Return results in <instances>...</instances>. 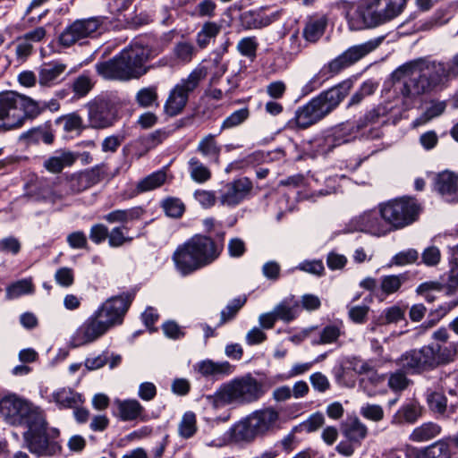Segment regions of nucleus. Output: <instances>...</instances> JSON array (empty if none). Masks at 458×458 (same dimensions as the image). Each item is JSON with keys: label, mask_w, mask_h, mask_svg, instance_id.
<instances>
[{"label": "nucleus", "mask_w": 458, "mask_h": 458, "mask_svg": "<svg viewBox=\"0 0 458 458\" xmlns=\"http://www.w3.org/2000/svg\"><path fill=\"white\" fill-rule=\"evenodd\" d=\"M394 76L403 81L399 92L405 109L411 108L417 98L454 78L448 63L425 60H416L400 66Z\"/></svg>", "instance_id": "obj_1"}, {"label": "nucleus", "mask_w": 458, "mask_h": 458, "mask_svg": "<svg viewBox=\"0 0 458 458\" xmlns=\"http://www.w3.org/2000/svg\"><path fill=\"white\" fill-rule=\"evenodd\" d=\"M407 0H360L347 15L350 30L374 29L400 16Z\"/></svg>", "instance_id": "obj_2"}, {"label": "nucleus", "mask_w": 458, "mask_h": 458, "mask_svg": "<svg viewBox=\"0 0 458 458\" xmlns=\"http://www.w3.org/2000/svg\"><path fill=\"white\" fill-rule=\"evenodd\" d=\"M148 58V49L135 44L112 59L97 63L95 67L98 74L106 80L125 81L144 75L148 72L144 64Z\"/></svg>", "instance_id": "obj_3"}, {"label": "nucleus", "mask_w": 458, "mask_h": 458, "mask_svg": "<svg viewBox=\"0 0 458 458\" xmlns=\"http://www.w3.org/2000/svg\"><path fill=\"white\" fill-rule=\"evenodd\" d=\"M351 88L350 81H343L321 92L308 104L300 107L295 114L297 126L305 129L323 119L339 106L349 94Z\"/></svg>", "instance_id": "obj_4"}, {"label": "nucleus", "mask_w": 458, "mask_h": 458, "mask_svg": "<svg viewBox=\"0 0 458 458\" xmlns=\"http://www.w3.org/2000/svg\"><path fill=\"white\" fill-rule=\"evenodd\" d=\"M264 392L262 385L250 375L234 378L222 385L213 394L206 396L213 408L231 403L246 404L258 401Z\"/></svg>", "instance_id": "obj_5"}, {"label": "nucleus", "mask_w": 458, "mask_h": 458, "mask_svg": "<svg viewBox=\"0 0 458 458\" xmlns=\"http://www.w3.org/2000/svg\"><path fill=\"white\" fill-rule=\"evenodd\" d=\"M38 102L30 97L7 91L0 94V131L21 127L39 115Z\"/></svg>", "instance_id": "obj_6"}, {"label": "nucleus", "mask_w": 458, "mask_h": 458, "mask_svg": "<svg viewBox=\"0 0 458 458\" xmlns=\"http://www.w3.org/2000/svg\"><path fill=\"white\" fill-rule=\"evenodd\" d=\"M280 413L271 406L256 410L239 421L233 428L235 441L251 442L274 430L279 424Z\"/></svg>", "instance_id": "obj_7"}, {"label": "nucleus", "mask_w": 458, "mask_h": 458, "mask_svg": "<svg viewBox=\"0 0 458 458\" xmlns=\"http://www.w3.org/2000/svg\"><path fill=\"white\" fill-rule=\"evenodd\" d=\"M383 39L384 37H378L349 47L325 65L321 71L310 81L308 86L314 85L315 88L320 87V74H329L330 76L338 74L343 70L352 66L368 54L377 48Z\"/></svg>", "instance_id": "obj_8"}, {"label": "nucleus", "mask_w": 458, "mask_h": 458, "mask_svg": "<svg viewBox=\"0 0 458 458\" xmlns=\"http://www.w3.org/2000/svg\"><path fill=\"white\" fill-rule=\"evenodd\" d=\"M0 413L11 425L28 427L40 423L43 416L39 408L15 394H10L0 400Z\"/></svg>", "instance_id": "obj_9"}, {"label": "nucleus", "mask_w": 458, "mask_h": 458, "mask_svg": "<svg viewBox=\"0 0 458 458\" xmlns=\"http://www.w3.org/2000/svg\"><path fill=\"white\" fill-rule=\"evenodd\" d=\"M420 206L413 198H400L380 205V217L392 229H400L413 223L419 216Z\"/></svg>", "instance_id": "obj_10"}, {"label": "nucleus", "mask_w": 458, "mask_h": 458, "mask_svg": "<svg viewBox=\"0 0 458 458\" xmlns=\"http://www.w3.org/2000/svg\"><path fill=\"white\" fill-rule=\"evenodd\" d=\"M444 362L439 344H428L402 354L397 364L408 373H421L430 370Z\"/></svg>", "instance_id": "obj_11"}, {"label": "nucleus", "mask_w": 458, "mask_h": 458, "mask_svg": "<svg viewBox=\"0 0 458 458\" xmlns=\"http://www.w3.org/2000/svg\"><path fill=\"white\" fill-rule=\"evenodd\" d=\"M206 75L207 72L204 68H196L186 79L176 84L165 101V112L170 116L179 114L188 102L189 93L198 87Z\"/></svg>", "instance_id": "obj_12"}, {"label": "nucleus", "mask_w": 458, "mask_h": 458, "mask_svg": "<svg viewBox=\"0 0 458 458\" xmlns=\"http://www.w3.org/2000/svg\"><path fill=\"white\" fill-rule=\"evenodd\" d=\"M103 24V17L75 20L60 34L59 42L64 47H71L81 40L93 38L99 34Z\"/></svg>", "instance_id": "obj_13"}, {"label": "nucleus", "mask_w": 458, "mask_h": 458, "mask_svg": "<svg viewBox=\"0 0 458 458\" xmlns=\"http://www.w3.org/2000/svg\"><path fill=\"white\" fill-rule=\"evenodd\" d=\"M28 430L23 434L25 442L29 450L38 456H53L60 451L59 445L55 441H50L47 436V422L44 416L41 417V422L31 423Z\"/></svg>", "instance_id": "obj_14"}, {"label": "nucleus", "mask_w": 458, "mask_h": 458, "mask_svg": "<svg viewBox=\"0 0 458 458\" xmlns=\"http://www.w3.org/2000/svg\"><path fill=\"white\" fill-rule=\"evenodd\" d=\"M133 296L126 293L119 296L111 297L106 300L101 307L94 313L105 324L109 330L111 327L123 322V317L127 312Z\"/></svg>", "instance_id": "obj_15"}, {"label": "nucleus", "mask_w": 458, "mask_h": 458, "mask_svg": "<svg viewBox=\"0 0 458 458\" xmlns=\"http://www.w3.org/2000/svg\"><path fill=\"white\" fill-rule=\"evenodd\" d=\"M252 189V182L248 177L234 179L219 190L218 202L221 206L234 208L248 198Z\"/></svg>", "instance_id": "obj_16"}, {"label": "nucleus", "mask_w": 458, "mask_h": 458, "mask_svg": "<svg viewBox=\"0 0 458 458\" xmlns=\"http://www.w3.org/2000/svg\"><path fill=\"white\" fill-rule=\"evenodd\" d=\"M108 329L105 324L93 313L74 332L71 338L70 344L72 347H80L95 342Z\"/></svg>", "instance_id": "obj_17"}, {"label": "nucleus", "mask_w": 458, "mask_h": 458, "mask_svg": "<svg viewBox=\"0 0 458 458\" xmlns=\"http://www.w3.org/2000/svg\"><path fill=\"white\" fill-rule=\"evenodd\" d=\"M88 110V118L92 128H106L111 126L115 119L114 106L106 99H99L90 103Z\"/></svg>", "instance_id": "obj_18"}, {"label": "nucleus", "mask_w": 458, "mask_h": 458, "mask_svg": "<svg viewBox=\"0 0 458 458\" xmlns=\"http://www.w3.org/2000/svg\"><path fill=\"white\" fill-rule=\"evenodd\" d=\"M350 231H360L369 233L373 235H385L390 231L389 226L385 221H382L377 212L369 211L354 217L351 220Z\"/></svg>", "instance_id": "obj_19"}, {"label": "nucleus", "mask_w": 458, "mask_h": 458, "mask_svg": "<svg viewBox=\"0 0 458 458\" xmlns=\"http://www.w3.org/2000/svg\"><path fill=\"white\" fill-rule=\"evenodd\" d=\"M203 267L218 259L223 245L216 244L210 237L197 234L189 240Z\"/></svg>", "instance_id": "obj_20"}, {"label": "nucleus", "mask_w": 458, "mask_h": 458, "mask_svg": "<svg viewBox=\"0 0 458 458\" xmlns=\"http://www.w3.org/2000/svg\"><path fill=\"white\" fill-rule=\"evenodd\" d=\"M191 248L192 246L190 242L187 241L182 245H180L173 255L175 267L182 276L190 275L203 267Z\"/></svg>", "instance_id": "obj_21"}, {"label": "nucleus", "mask_w": 458, "mask_h": 458, "mask_svg": "<svg viewBox=\"0 0 458 458\" xmlns=\"http://www.w3.org/2000/svg\"><path fill=\"white\" fill-rule=\"evenodd\" d=\"M434 188L446 201L458 200V175L454 173L445 171L438 174Z\"/></svg>", "instance_id": "obj_22"}, {"label": "nucleus", "mask_w": 458, "mask_h": 458, "mask_svg": "<svg viewBox=\"0 0 458 458\" xmlns=\"http://www.w3.org/2000/svg\"><path fill=\"white\" fill-rule=\"evenodd\" d=\"M66 64L60 62H49L42 64L38 71V84L42 87L55 85L61 75L65 72Z\"/></svg>", "instance_id": "obj_23"}, {"label": "nucleus", "mask_w": 458, "mask_h": 458, "mask_svg": "<svg viewBox=\"0 0 458 458\" xmlns=\"http://www.w3.org/2000/svg\"><path fill=\"white\" fill-rule=\"evenodd\" d=\"M118 417L123 421H130L140 419L143 412V406L135 399L115 400Z\"/></svg>", "instance_id": "obj_24"}, {"label": "nucleus", "mask_w": 458, "mask_h": 458, "mask_svg": "<svg viewBox=\"0 0 458 458\" xmlns=\"http://www.w3.org/2000/svg\"><path fill=\"white\" fill-rule=\"evenodd\" d=\"M343 435L351 442L360 443L367 435L368 428L357 417L348 418L341 425Z\"/></svg>", "instance_id": "obj_25"}, {"label": "nucleus", "mask_w": 458, "mask_h": 458, "mask_svg": "<svg viewBox=\"0 0 458 458\" xmlns=\"http://www.w3.org/2000/svg\"><path fill=\"white\" fill-rule=\"evenodd\" d=\"M327 25V18L326 16L310 17L303 28L304 38L310 43L317 42L323 36Z\"/></svg>", "instance_id": "obj_26"}, {"label": "nucleus", "mask_w": 458, "mask_h": 458, "mask_svg": "<svg viewBox=\"0 0 458 458\" xmlns=\"http://www.w3.org/2000/svg\"><path fill=\"white\" fill-rule=\"evenodd\" d=\"M198 370L205 377H216L231 374L233 372V366L227 361L214 362L207 360L198 364Z\"/></svg>", "instance_id": "obj_27"}, {"label": "nucleus", "mask_w": 458, "mask_h": 458, "mask_svg": "<svg viewBox=\"0 0 458 458\" xmlns=\"http://www.w3.org/2000/svg\"><path fill=\"white\" fill-rule=\"evenodd\" d=\"M440 432V426L434 422H426L412 430L410 439L413 442H426L437 437Z\"/></svg>", "instance_id": "obj_28"}, {"label": "nucleus", "mask_w": 458, "mask_h": 458, "mask_svg": "<svg viewBox=\"0 0 458 458\" xmlns=\"http://www.w3.org/2000/svg\"><path fill=\"white\" fill-rule=\"evenodd\" d=\"M76 157L70 151H62L45 161V167L52 173H60L64 166L72 165Z\"/></svg>", "instance_id": "obj_29"}, {"label": "nucleus", "mask_w": 458, "mask_h": 458, "mask_svg": "<svg viewBox=\"0 0 458 458\" xmlns=\"http://www.w3.org/2000/svg\"><path fill=\"white\" fill-rule=\"evenodd\" d=\"M222 26L214 21L203 23L200 30L196 35L197 45L200 48H205L212 39L220 33Z\"/></svg>", "instance_id": "obj_30"}, {"label": "nucleus", "mask_w": 458, "mask_h": 458, "mask_svg": "<svg viewBox=\"0 0 458 458\" xmlns=\"http://www.w3.org/2000/svg\"><path fill=\"white\" fill-rule=\"evenodd\" d=\"M188 165L191 178L194 182L205 183L210 180L212 176L211 171L197 157H191L188 162Z\"/></svg>", "instance_id": "obj_31"}, {"label": "nucleus", "mask_w": 458, "mask_h": 458, "mask_svg": "<svg viewBox=\"0 0 458 458\" xmlns=\"http://www.w3.org/2000/svg\"><path fill=\"white\" fill-rule=\"evenodd\" d=\"M216 135L208 134L203 137L198 144L197 150L206 157L214 158L218 160L221 152V147L215 140Z\"/></svg>", "instance_id": "obj_32"}, {"label": "nucleus", "mask_w": 458, "mask_h": 458, "mask_svg": "<svg viewBox=\"0 0 458 458\" xmlns=\"http://www.w3.org/2000/svg\"><path fill=\"white\" fill-rule=\"evenodd\" d=\"M166 180L165 172L160 170L157 171L142 180H140L136 186V190L139 193L155 190L161 187Z\"/></svg>", "instance_id": "obj_33"}, {"label": "nucleus", "mask_w": 458, "mask_h": 458, "mask_svg": "<svg viewBox=\"0 0 458 458\" xmlns=\"http://www.w3.org/2000/svg\"><path fill=\"white\" fill-rule=\"evenodd\" d=\"M53 400L61 408H73L81 402L80 395L70 388H62L53 393Z\"/></svg>", "instance_id": "obj_34"}, {"label": "nucleus", "mask_w": 458, "mask_h": 458, "mask_svg": "<svg viewBox=\"0 0 458 458\" xmlns=\"http://www.w3.org/2000/svg\"><path fill=\"white\" fill-rule=\"evenodd\" d=\"M197 431V419L192 411L185 412L178 424V433L182 438H190L195 435Z\"/></svg>", "instance_id": "obj_35"}, {"label": "nucleus", "mask_w": 458, "mask_h": 458, "mask_svg": "<svg viewBox=\"0 0 458 458\" xmlns=\"http://www.w3.org/2000/svg\"><path fill=\"white\" fill-rule=\"evenodd\" d=\"M157 86H149L140 89L135 96L137 104L144 108L157 106Z\"/></svg>", "instance_id": "obj_36"}, {"label": "nucleus", "mask_w": 458, "mask_h": 458, "mask_svg": "<svg viewBox=\"0 0 458 458\" xmlns=\"http://www.w3.org/2000/svg\"><path fill=\"white\" fill-rule=\"evenodd\" d=\"M34 292V286L31 279L25 278L19 280L6 288V298L16 299L21 295L32 293Z\"/></svg>", "instance_id": "obj_37"}, {"label": "nucleus", "mask_w": 458, "mask_h": 458, "mask_svg": "<svg viewBox=\"0 0 458 458\" xmlns=\"http://www.w3.org/2000/svg\"><path fill=\"white\" fill-rule=\"evenodd\" d=\"M446 108L445 101H431L430 106L427 108L425 113L413 122V127H418L426 123L429 120L441 115Z\"/></svg>", "instance_id": "obj_38"}, {"label": "nucleus", "mask_w": 458, "mask_h": 458, "mask_svg": "<svg viewBox=\"0 0 458 458\" xmlns=\"http://www.w3.org/2000/svg\"><path fill=\"white\" fill-rule=\"evenodd\" d=\"M417 458H451V453L447 444L438 441L426 447Z\"/></svg>", "instance_id": "obj_39"}, {"label": "nucleus", "mask_w": 458, "mask_h": 458, "mask_svg": "<svg viewBox=\"0 0 458 458\" xmlns=\"http://www.w3.org/2000/svg\"><path fill=\"white\" fill-rule=\"evenodd\" d=\"M196 52L194 45L188 41L177 42L174 47V55L175 59L182 64L190 63Z\"/></svg>", "instance_id": "obj_40"}, {"label": "nucleus", "mask_w": 458, "mask_h": 458, "mask_svg": "<svg viewBox=\"0 0 458 458\" xmlns=\"http://www.w3.org/2000/svg\"><path fill=\"white\" fill-rule=\"evenodd\" d=\"M242 26L247 30H257L267 26L270 20L267 17H262L254 12H246L241 15Z\"/></svg>", "instance_id": "obj_41"}, {"label": "nucleus", "mask_w": 458, "mask_h": 458, "mask_svg": "<svg viewBox=\"0 0 458 458\" xmlns=\"http://www.w3.org/2000/svg\"><path fill=\"white\" fill-rule=\"evenodd\" d=\"M249 116L250 111L247 107L234 111L223 121L219 133L224 130H229L241 125Z\"/></svg>", "instance_id": "obj_42"}, {"label": "nucleus", "mask_w": 458, "mask_h": 458, "mask_svg": "<svg viewBox=\"0 0 458 458\" xmlns=\"http://www.w3.org/2000/svg\"><path fill=\"white\" fill-rule=\"evenodd\" d=\"M342 335L341 328L335 325H328L325 327L320 334L318 340H314L312 344H329L335 343L340 335Z\"/></svg>", "instance_id": "obj_43"}, {"label": "nucleus", "mask_w": 458, "mask_h": 458, "mask_svg": "<svg viewBox=\"0 0 458 458\" xmlns=\"http://www.w3.org/2000/svg\"><path fill=\"white\" fill-rule=\"evenodd\" d=\"M398 415L407 423L412 424L422 415L421 406L416 403H410L403 405L398 411Z\"/></svg>", "instance_id": "obj_44"}, {"label": "nucleus", "mask_w": 458, "mask_h": 458, "mask_svg": "<svg viewBox=\"0 0 458 458\" xmlns=\"http://www.w3.org/2000/svg\"><path fill=\"white\" fill-rule=\"evenodd\" d=\"M298 308V302H295L291 306L287 304L286 301H283L275 307L274 311L277 319L283 320L284 322H290L297 317Z\"/></svg>", "instance_id": "obj_45"}, {"label": "nucleus", "mask_w": 458, "mask_h": 458, "mask_svg": "<svg viewBox=\"0 0 458 458\" xmlns=\"http://www.w3.org/2000/svg\"><path fill=\"white\" fill-rule=\"evenodd\" d=\"M259 43L255 37H246L242 38L237 44L238 52L250 60H254L257 55Z\"/></svg>", "instance_id": "obj_46"}, {"label": "nucleus", "mask_w": 458, "mask_h": 458, "mask_svg": "<svg viewBox=\"0 0 458 458\" xmlns=\"http://www.w3.org/2000/svg\"><path fill=\"white\" fill-rule=\"evenodd\" d=\"M404 280L405 277L403 275L385 276L381 278V290L387 295L396 293L401 288Z\"/></svg>", "instance_id": "obj_47"}, {"label": "nucleus", "mask_w": 458, "mask_h": 458, "mask_svg": "<svg viewBox=\"0 0 458 458\" xmlns=\"http://www.w3.org/2000/svg\"><path fill=\"white\" fill-rule=\"evenodd\" d=\"M56 123L63 125L65 131H81L83 129L82 118L76 113H71L59 117Z\"/></svg>", "instance_id": "obj_48"}, {"label": "nucleus", "mask_w": 458, "mask_h": 458, "mask_svg": "<svg viewBox=\"0 0 458 458\" xmlns=\"http://www.w3.org/2000/svg\"><path fill=\"white\" fill-rule=\"evenodd\" d=\"M444 284L438 281H428L420 284L417 288V293L422 295L428 302L435 300V293H440Z\"/></svg>", "instance_id": "obj_49"}, {"label": "nucleus", "mask_w": 458, "mask_h": 458, "mask_svg": "<svg viewBox=\"0 0 458 458\" xmlns=\"http://www.w3.org/2000/svg\"><path fill=\"white\" fill-rule=\"evenodd\" d=\"M165 214L171 217H180L184 212V204L176 198H168L163 201Z\"/></svg>", "instance_id": "obj_50"}, {"label": "nucleus", "mask_w": 458, "mask_h": 458, "mask_svg": "<svg viewBox=\"0 0 458 458\" xmlns=\"http://www.w3.org/2000/svg\"><path fill=\"white\" fill-rule=\"evenodd\" d=\"M194 199L198 203L204 208H210L215 206L218 197L216 196V192L208 190H197L194 191Z\"/></svg>", "instance_id": "obj_51"}, {"label": "nucleus", "mask_w": 458, "mask_h": 458, "mask_svg": "<svg viewBox=\"0 0 458 458\" xmlns=\"http://www.w3.org/2000/svg\"><path fill=\"white\" fill-rule=\"evenodd\" d=\"M361 416L365 419L378 422L384 418V410L378 404L367 403L360 408Z\"/></svg>", "instance_id": "obj_52"}, {"label": "nucleus", "mask_w": 458, "mask_h": 458, "mask_svg": "<svg viewBox=\"0 0 458 458\" xmlns=\"http://www.w3.org/2000/svg\"><path fill=\"white\" fill-rule=\"evenodd\" d=\"M325 423L324 415L320 412L311 414L306 420H304L300 426L302 430L311 433L317 431Z\"/></svg>", "instance_id": "obj_53"}, {"label": "nucleus", "mask_w": 458, "mask_h": 458, "mask_svg": "<svg viewBox=\"0 0 458 458\" xmlns=\"http://www.w3.org/2000/svg\"><path fill=\"white\" fill-rule=\"evenodd\" d=\"M104 218L108 223H127L134 218V212L131 209H117L106 214Z\"/></svg>", "instance_id": "obj_54"}, {"label": "nucleus", "mask_w": 458, "mask_h": 458, "mask_svg": "<svg viewBox=\"0 0 458 458\" xmlns=\"http://www.w3.org/2000/svg\"><path fill=\"white\" fill-rule=\"evenodd\" d=\"M428 403L429 408L438 413H443L446 408V398L440 393L431 392L428 394Z\"/></svg>", "instance_id": "obj_55"}, {"label": "nucleus", "mask_w": 458, "mask_h": 458, "mask_svg": "<svg viewBox=\"0 0 458 458\" xmlns=\"http://www.w3.org/2000/svg\"><path fill=\"white\" fill-rule=\"evenodd\" d=\"M68 189L71 193H80L89 188V185L82 173L73 174L68 182Z\"/></svg>", "instance_id": "obj_56"}, {"label": "nucleus", "mask_w": 458, "mask_h": 458, "mask_svg": "<svg viewBox=\"0 0 458 458\" xmlns=\"http://www.w3.org/2000/svg\"><path fill=\"white\" fill-rule=\"evenodd\" d=\"M244 301L234 300L232 303L228 304L225 310L221 311L219 326L232 320L239 310L242 307Z\"/></svg>", "instance_id": "obj_57"}, {"label": "nucleus", "mask_w": 458, "mask_h": 458, "mask_svg": "<svg viewBox=\"0 0 458 458\" xmlns=\"http://www.w3.org/2000/svg\"><path fill=\"white\" fill-rule=\"evenodd\" d=\"M55 282L63 287H70L74 281L73 271L70 267H60L55 274Z\"/></svg>", "instance_id": "obj_58"}, {"label": "nucleus", "mask_w": 458, "mask_h": 458, "mask_svg": "<svg viewBox=\"0 0 458 458\" xmlns=\"http://www.w3.org/2000/svg\"><path fill=\"white\" fill-rule=\"evenodd\" d=\"M441 388L446 390L450 394L458 393V371L445 375L440 378Z\"/></svg>", "instance_id": "obj_59"}, {"label": "nucleus", "mask_w": 458, "mask_h": 458, "mask_svg": "<svg viewBox=\"0 0 458 458\" xmlns=\"http://www.w3.org/2000/svg\"><path fill=\"white\" fill-rule=\"evenodd\" d=\"M123 229H127L125 226L123 227H114L112 229L110 233H108V243L111 247H120L126 242H131L132 238L126 237L123 233Z\"/></svg>", "instance_id": "obj_60"}, {"label": "nucleus", "mask_w": 458, "mask_h": 458, "mask_svg": "<svg viewBox=\"0 0 458 458\" xmlns=\"http://www.w3.org/2000/svg\"><path fill=\"white\" fill-rule=\"evenodd\" d=\"M93 83L86 75L79 76L73 82V91L80 97H83L92 89Z\"/></svg>", "instance_id": "obj_61"}, {"label": "nucleus", "mask_w": 458, "mask_h": 458, "mask_svg": "<svg viewBox=\"0 0 458 458\" xmlns=\"http://www.w3.org/2000/svg\"><path fill=\"white\" fill-rule=\"evenodd\" d=\"M310 381L312 387L319 392L324 393L330 387L328 378L321 372H315L310 376Z\"/></svg>", "instance_id": "obj_62"}, {"label": "nucleus", "mask_w": 458, "mask_h": 458, "mask_svg": "<svg viewBox=\"0 0 458 458\" xmlns=\"http://www.w3.org/2000/svg\"><path fill=\"white\" fill-rule=\"evenodd\" d=\"M21 250V243L18 239L9 236L0 240V252L16 255Z\"/></svg>", "instance_id": "obj_63"}, {"label": "nucleus", "mask_w": 458, "mask_h": 458, "mask_svg": "<svg viewBox=\"0 0 458 458\" xmlns=\"http://www.w3.org/2000/svg\"><path fill=\"white\" fill-rule=\"evenodd\" d=\"M409 379L402 371L392 374L388 379V386L394 391H402L408 386Z\"/></svg>", "instance_id": "obj_64"}]
</instances>
